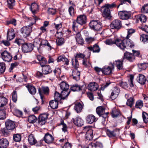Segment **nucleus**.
Here are the masks:
<instances>
[{
    "label": "nucleus",
    "instance_id": "nucleus-47",
    "mask_svg": "<svg viewBox=\"0 0 148 148\" xmlns=\"http://www.w3.org/2000/svg\"><path fill=\"white\" fill-rule=\"evenodd\" d=\"M117 131L116 130H114L112 131H111L108 130L107 131V134L108 136L109 137H115L116 135V132Z\"/></svg>",
    "mask_w": 148,
    "mask_h": 148
},
{
    "label": "nucleus",
    "instance_id": "nucleus-15",
    "mask_svg": "<svg viewBox=\"0 0 148 148\" xmlns=\"http://www.w3.org/2000/svg\"><path fill=\"white\" fill-rule=\"evenodd\" d=\"M5 126L8 130H12L14 129L15 125L14 122L10 120H8L5 122Z\"/></svg>",
    "mask_w": 148,
    "mask_h": 148
},
{
    "label": "nucleus",
    "instance_id": "nucleus-29",
    "mask_svg": "<svg viewBox=\"0 0 148 148\" xmlns=\"http://www.w3.org/2000/svg\"><path fill=\"white\" fill-rule=\"evenodd\" d=\"M87 48L90 51H92L93 53H99L100 51V48L97 44L94 45L93 47H88Z\"/></svg>",
    "mask_w": 148,
    "mask_h": 148
},
{
    "label": "nucleus",
    "instance_id": "nucleus-8",
    "mask_svg": "<svg viewBox=\"0 0 148 148\" xmlns=\"http://www.w3.org/2000/svg\"><path fill=\"white\" fill-rule=\"evenodd\" d=\"M122 27V23L121 21L118 19H116L113 21L111 24L110 27L113 29L118 30L120 29Z\"/></svg>",
    "mask_w": 148,
    "mask_h": 148
},
{
    "label": "nucleus",
    "instance_id": "nucleus-27",
    "mask_svg": "<svg viewBox=\"0 0 148 148\" xmlns=\"http://www.w3.org/2000/svg\"><path fill=\"white\" fill-rule=\"evenodd\" d=\"M86 120L88 123L91 124L96 121L95 117L92 114H89L87 116Z\"/></svg>",
    "mask_w": 148,
    "mask_h": 148
},
{
    "label": "nucleus",
    "instance_id": "nucleus-64",
    "mask_svg": "<svg viewBox=\"0 0 148 148\" xmlns=\"http://www.w3.org/2000/svg\"><path fill=\"white\" fill-rule=\"evenodd\" d=\"M139 28L148 33V26L145 24H143L142 26L139 27Z\"/></svg>",
    "mask_w": 148,
    "mask_h": 148
},
{
    "label": "nucleus",
    "instance_id": "nucleus-28",
    "mask_svg": "<svg viewBox=\"0 0 148 148\" xmlns=\"http://www.w3.org/2000/svg\"><path fill=\"white\" fill-rule=\"evenodd\" d=\"M129 97V95L128 94H125V97L127 99V101L126 103L127 105L129 106L130 107H132L134 102V99L132 97H130L128 99Z\"/></svg>",
    "mask_w": 148,
    "mask_h": 148
},
{
    "label": "nucleus",
    "instance_id": "nucleus-40",
    "mask_svg": "<svg viewBox=\"0 0 148 148\" xmlns=\"http://www.w3.org/2000/svg\"><path fill=\"white\" fill-rule=\"evenodd\" d=\"M110 10H104L102 12L103 16V17H106L110 19L111 17Z\"/></svg>",
    "mask_w": 148,
    "mask_h": 148
},
{
    "label": "nucleus",
    "instance_id": "nucleus-62",
    "mask_svg": "<svg viewBox=\"0 0 148 148\" xmlns=\"http://www.w3.org/2000/svg\"><path fill=\"white\" fill-rule=\"evenodd\" d=\"M5 69V64L4 62L0 63V71L1 73L4 72Z\"/></svg>",
    "mask_w": 148,
    "mask_h": 148
},
{
    "label": "nucleus",
    "instance_id": "nucleus-33",
    "mask_svg": "<svg viewBox=\"0 0 148 148\" xmlns=\"http://www.w3.org/2000/svg\"><path fill=\"white\" fill-rule=\"evenodd\" d=\"M102 72L105 75H108L112 73V70L111 68L109 66H106L102 69Z\"/></svg>",
    "mask_w": 148,
    "mask_h": 148
},
{
    "label": "nucleus",
    "instance_id": "nucleus-25",
    "mask_svg": "<svg viewBox=\"0 0 148 148\" xmlns=\"http://www.w3.org/2000/svg\"><path fill=\"white\" fill-rule=\"evenodd\" d=\"M83 106V104L78 102L75 104L74 108L77 113H79L81 112Z\"/></svg>",
    "mask_w": 148,
    "mask_h": 148
},
{
    "label": "nucleus",
    "instance_id": "nucleus-14",
    "mask_svg": "<svg viewBox=\"0 0 148 148\" xmlns=\"http://www.w3.org/2000/svg\"><path fill=\"white\" fill-rule=\"evenodd\" d=\"M122 59L124 61L125 60H126L130 62H132L134 59V58L132 53L126 51L124 53Z\"/></svg>",
    "mask_w": 148,
    "mask_h": 148
},
{
    "label": "nucleus",
    "instance_id": "nucleus-37",
    "mask_svg": "<svg viewBox=\"0 0 148 148\" xmlns=\"http://www.w3.org/2000/svg\"><path fill=\"white\" fill-rule=\"evenodd\" d=\"M28 140L31 145H34L37 142L36 140L35 139L34 135L32 134H31L29 136Z\"/></svg>",
    "mask_w": 148,
    "mask_h": 148
},
{
    "label": "nucleus",
    "instance_id": "nucleus-59",
    "mask_svg": "<svg viewBox=\"0 0 148 148\" xmlns=\"http://www.w3.org/2000/svg\"><path fill=\"white\" fill-rule=\"evenodd\" d=\"M120 114V112L116 110H112L111 113L112 116L114 118L117 117Z\"/></svg>",
    "mask_w": 148,
    "mask_h": 148
},
{
    "label": "nucleus",
    "instance_id": "nucleus-20",
    "mask_svg": "<svg viewBox=\"0 0 148 148\" xmlns=\"http://www.w3.org/2000/svg\"><path fill=\"white\" fill-rule=\"evenodd\" d=\"M127 35L126 37L125 38L128 41H130V43H132V45H134V43L133 41L129 39V38L131 37L132 36L133 34L135 32V29H127Z\"/></svg>",
    "mask_w": 148,
    "mask_h": 148
},
{
    "label": "nucleus",
    "instance_id": "nucleus-24",
    "mask_svg": "<svg viewBox=\"0 0 148 148\" xmlns=\"http://www.w3.org/2000/svg\"><path fill=\"white\" fill-rule=\"evenodd\" d=\"M75 68V69L72 71V76L73 79L76 80H78L79 79L80 72L77 69V68Z\"/></svg>",
    "mask_w": 148,
    "mask_h": 148
},
{
    "label": "nucleus",
    "instance_id": "nucleus-42",
    "mask_svg": "<svg viewBox=\"0 0 148 148\" xmlns=\"http://www.w3.org/2000/svg\"><path fill=\"white\" fill-rule=\"evenodd\" d=\"M83 86H80L77 84L73 85L71 88V90L73 91H79L82 89Z\"/></svg>",
    "mask_w": 148,
    "mask_h": 148
},
{
    "label": "nucleus",
    "instance_id": "nucleus-55",
    "mask_svg": "<svg viewBox=\"0 0 148 148\" xmlns=\"http://www.w3.org/2000/svg\"><path fill=\"white\" fill-rule=\"evenodd\" d=\"M56 42L57 44L58 45H62L64 43V39L62 38H59V36L56 40Z\"/></svg>",
    "mask_w": 148,
    "mask_h": 148
},
{
    "label": "nucleus",
    "instance_id": "nucleus-30",
    "mask_svg": "<svg viewBox=\"0 0 148 148\" xmlns=\"http://www.w3.org/2000/svg\"><path fill=\"white\" fill-rule=\"evenodd\" d=\"M41 47H44L45 46H47L48 47V50H51L52 47L51 46L50 44L49 43L47 40H42L40 39Z\"/></svg>",
    "mask_w": 148,
    "mask_h": 148
},
{
    "label": "nucleus",
    "instance_id": "nucleus-22",
    "mask_svg": "<svg viewBox=\"0 0 148 148\" xmlns=\"http://www.w3.org/2000/svg\"><path fill=\"white\" fill-rule=\"evenodd\" d=\"M14 30L11 29L8 31L7 33V39L8 40H10L13 39L15 36V34L14 32Z\"/></svg>",
    "mask_w": 148,
    "mask_h": 148
},
{
    "label": "nucleus",
    "instance_id": "nucleus-52",
    "mask_svg": "<svg viewBox=\"0 0 148 148\" xmlns=\"http://www.w3.org/2000/svg\"><path fill=\"white\" fill-rule=\"evenodd\" d=\"M37 118L34 115L29 116L28 118L29 122L30 123H34L37 120Z\"/></svg>",
    "mask_w": 148,
    "mask_h": 148
},
{
    "label": "nucleus",
    "instance_id": "nucleus-50",
    "mask_svg": "<svg viewBox=\"0 0 148 148\" xmlns=\"http://www.w3.org/2000/svg\"><path fill=\"white\" fill-rule=\"evenodd\" d=\"M146 81V79L144 75L139 74V84L143 85L145 83Z\"/></svg>",
    "mask_w": 148,
    "mask_h": 148
},
{
    "label": "nucleus",
    "instance_id": "nucleus-45",
    "mask_svg": "<svg viewBox=\"0 0 148 148\" xmlns=\"http://www.w3.org/2000/svg\"><path fill=\"white\" fill-rule=\"evenodd\" d=\"M5 108L0 107V119H4L5 118Z\"/></svg>",
    "mask_w": 148,
    "mask_h": 148
},
{
    "label": "nucleus",
    "instance_id": "nucleus-10",
    "mask_svg": "<svg viewBox=\"0 0 148 148\" xmlns=\"http://www.w3.org/2000/svg\"><path fill=\"white\" fill-rule=\"evenodd\" d=\"M76 21L77 23L81 25H84L87 22L86 16L84 15H80L77 17Z\"/></svg>",
    "mask_w": 148,
    "mask_h": 148
},
{
    "label": "nucleus",
    "instance_id": "nucleus-32",
    "mask_svg": "<svg viewBox=\"0 0 148 148\" xmlns=\"http://www.w3.org/2000/svg\"><path fill=\"white\" fill-rule=\"evenodd\" d=\"M33 46L37 48L38 51H40L41 49L40 39H36L34 41Z\"/></svg>",
    "mask_w": 148,
    "mask_h": 148
},
{
    "label": "nucleus",
    "instance_id": "nucleus-39",
    "mask_svg": "<svg viewBox=\"0 0 148 148\" xmlns=\"http://www.w3.org/2000/svg\"><path fill=\"white\" fill-rule=\"evenodd\" d=\"M58 102L55 100H52L49 102V105L52 108L56 109L58 107Z\"/></svg>",
    "mask_w": 148,
    "mask_h": 148
},
{
    "label": "nucleus",
    "instance_id": "nucleus-54",
    "mask_svg": "<svg viewBox=\"0 0 148 148\" xmlns=\"http://www.w3.org/2000/svg\"><path fill=\"white\" fill-rule=\"evenodd\" d=\"M21 135L20 134H16L14 135L13 139L14 140L17 142H19L21 140Z\"/></svg>",
    "mask_w": 148,
    "mask_h": 148
},
{
    "label": "nucleus",
    "instance_id": "nucleus-49",
    "mask_svg": "<svg viewBox=\"0 0 148 148\" xmlns=\"http://www.w3.org/2000/svg\"><path fill=\"white\" fill-rule=\"evenodd\" d=\"M77 24L78 23H77L76 20H74L73 22L72 29L75 33L80 32L78 29Z\"/></svg>",
    "mask_w": 148,
    "mask_h": 148
},
{
    "label": "nucleus",
    "instance_id": "nucleus-12",
    "mask_svg": "<svg viewBox=\"0 0 148 148\" xmlns=\"http://www.w3.org/2000/svg\"><path fill=\"white\" fill-rule=\"evenodd\" d=\"M33 45L31 43H25L23 44L22 47V50L25 53L29 52L33 49Z\"/></svg>",
    "mask_w": 148,
    "mask_h": 148
},
{
    "label": "nucleus",
    "instance_id": "nucleus-35",
    "mask_svg": "<svg viewBox=\"0 0 148 148\" xmlns=\"http://www.w3.org/2000/svg\"><path fill=\"white\" fill-rule=\"evenodd\" d=\"M43 73L44 74H47L51 72L52 70L49 65L44 66L42 69Z\"/></svg>",
    "mask_w": 148,
    "mask_h": 148
},
{
    "label": "nucleus",
    "instance_id": "nucleus-58",
    "mask_svg": "<svg viewBox=\"0 0 148 148\" xmlns=\"http://www.w3.org/2000/svg\"><path fill=\"white\" fill-rule=\"evenodd\" d=\"M14 42L18 46H20L23 44L24 43V41L21 39L17 38L15 39Z\"/></svg>",
    "mask_w": 148,
    "mask_h": 148
},
{
    "label": "nucleus",
    "instance_id": "nucleus-46",
    "mask_svg": "<svg viewBox=\"0 0 148 148\" xmlns=\"http://www.w3.org/2000/svg\"><path fill=\"white\" fill-rule=\"evenodd\" d=\"M0 102L1 104L0 105V107L3 108L5 107L7 102V99L4 97H0Z\"/></svg>",
    "mask_w": 148,
    "mask_h": 148
},
{
    "label": "nucleus",
    "instance_id": "nucleus-18",
    "mask_svg": "<svg viewBox=\"0 0 148 148\" xmlns=\"http://www.w3.org/2000/svg\"><path fill=\"white\" fill-rule=\"evenodd\" d=\"M72 119L73 123L76 125L80 127L83 124V121L79 116H77Z\"/></svg>",
    "mask_w": 148,
    "mask_h": 148
},
{
    "label": "nucleus",
    "instance_id": "nucleus-17",
    "mask_svg": "<svg viewBox=\"0 0 148 148\" xmlns=\"http://www.w3.org/2000/svg\"><path fill=\"white\" fill-rule=\"evenodd\" d=\"M43 139L45 142L48 144L51 143L54 140L53 137L49 133L45 134Z\"/></svg>",
    "mask_w": 148,
    "mask_h": 148
},
{
    "label": "nucleus",
    "instance_id": "nucleus-26",
    "mask_svg": "<svg viewBox=\"0 0 148 148\" xmlns=\"http://www.w3.org/2000/svg\"><path fill=\"white\" fill-rule=\"evenodd\" d=\"M9 142L5 138L0 139V148H6L8 145Z\"/></svg>",
    "mask_w": 148,
    "mask_h": 148
},
{
    "label": "nucleus",
    "instance_id": "nucleus-19",
    "mask_svg": "<svg viewBox=\"0 0 148 148\" xmlns=\"http://www.w3.org/2000/svg\"><path fill=\"white\" fill-rule=\"evenodd\" d=\"M33 16L34 17L33 18H29L26 16H23V18L27 20V22L29 23V26H31L34 24L36 22V20L38 19V18L36 16L34 15Z\"/></svg>",
    "mask_w": 148,
    "mask_h": 148
},
{
    "label": "nucleus",
    "instance_id": "nucleus-1",
    "mask_svg": "<svg viewBox=\"0 0 148 148\" xmlns=\"http://www.w3.org/2000/svg\"><path fill=\"white\" fill-rule=\"evenodd\" d=\"M130 42L125 38L122 40L120 38H116L115 39V45L120 49L124 50L125 48L134 47V45L132 44Z\"/></svg>",
    "mask_w": 148,
    "mask_h": 148
},
{
    "label": "nucleus",
    "instance_id": "nucleus-11",
    "mask_svg": "<svg viewBox=\"0 0 148 148\" xmlns=\"http://www.w3.org/2000/svg\"><path fill=\"white\" fill-rule=\"evenodd\" d=\"M120 92L119 88L114 87L111 93L110 98L112 100L115 99L118 96Z\"/></svg>",
    "mask_w": 148,
    "mask_h": 148
},
{
    "label": "nucleus",
    "instance_id": "nucleus-36",
    "mask_svg": "<svg viewBox=\"0 0 148 148\" xmlns=\"http://www.w3.org/2000/svg\"><path fill=\"white\" fill-rule=\"evenodd\" d=\"M116 5L114 3H112L111 4H106L104 6L102 7L101 8L103 9H112L115 8Z\"/></svg>",
    "mask_w": 148,
    "mask_h": 148
},
{
    "label": "nucleus",
    "instance_id": "nucleus-9",
    "mask_svg": "<svg viewBox=\"0 0 148 148\" xmlns=\"http://www.w3.org/2000/svg\"><path fill=\"white\" fill-rule=\"evenodd\" d=\"M118 14L119 17L121 19H127L130 16L131 12L130 11L123 10L119 11Z\"/></svg>",
    "mask_w": 148,
    "mask_h": 148
},
{
    "label": "nucleus",
    "instance_id": "nucleus-57",
    "mask_svg": "<svg viewBox=\"0 0 148 148\" xmlns=\"http://www.w3.org/2000/svg\"><path fill=\"white\" fill-rule=\"evenodd\" d=\"M12 100L14 103H16L17 99V96L16 91H14L12 93Z\"/></svg>",
    "mask_w": 148,
    "mask_h": 148
},
{
    "label": "nucleus",
    "instance_id": "nucleus-41",
    "mask_svg": "<svg viewBox=\"0 0 148 148\" xmlns=\"http://www.w3.org/2000/svg\"><path fill=\"white\" fill-rule=\"evenodd\" d=\"M28 88V91L29 93L32 95H34L36 92V89L33 86L31 85H27L26 86Z\"/></svg>",
    "mask_w": 148,
    "mask_h": 148
},
{
    "label": "nucleus",
    "instance_id": "nucleus-4",
    "mask_svg": "<svg viewBox=\"0 0 148 148\" xmlns=\"http://www.w3.org/2000/svg\"><path fill=\"white\" fill-rule=\"evenodd\" d=\"M90 27L95 31H98L102 27V23L98 21L92 20L89 24Z\"/></svg>",
    "mask_w": 148,
    "mask_h": 148
},
{
    "label": "nucleus",
    "instance_id": "nucleus-7",
    "mask_svg": "<svg viewBox=\"0 0 148 148\" xmlns=\"http://www.w3.org/2000/svg\"><path fill=\"white\" fill-rule=\"evenodd\" d=\"M39 93L40 95L41 99L42 100L44 97V95H48L49 92V89L47 86H42L38 89Z\"/></svg>",
    "mask_w": 148,
    "mask_h": 148
},
{
    "label": "nucleus",
    "instance_id": "nucleus-23",
    "mask_svg": "<svg viewBox=\"0 0 148 148\" xmlns=\"http://www.w3.org/2000/svg\"><path fill=\"white\" fill-rule=\"evenodd\" d=\"M98 87V85L96 83L92 82L88 84V89L91 91H95L97 90Z\"/></svg>",
    "mask_w": 148,
    "mask_h": 148
},
{
    "label": "nucleus",
    "instance_id": "nucleus-61",
    "mask_svg": "<svg viewBox=\"0 0 148 148\" xmlns=\"http://www.w3.org/2000/svg\"><path fill=\"white\" fill-rule=\"evenodd\" d=\"M139 20L142 23L141 26L143 24V23H145L147 21V18L146 16L144 15L141 14L139 17Z\"/></svg>",
    "mask_w": 148,
    "mask_h": 148
},
{
    "label": "nucleus",
    "instance_id": "nucleus-43",
    "mask_svg": "<svg viewBox=\"0 0 148 148\" xmlns=\"http://www.w3.org/2000/svg\"><path fill=\"white\" fill-rule=\"evenodd\" d=\"M86 138L88 140H92L93 138V131L90 130L88 132H86L85 135Z\"/></svg>",
    "mask_w": 148,
    "mask_h": 148
},
{
    "label": "nucleus",
    "instance_id": "nucleus-63",
    "mask_svg": "<svg viewBox=\"0 0 148 148\" xmlns=\"http://www.w3.org/2000/svg\"><path fill=\"white\" fill-rule=\"evenodd\" d=\"M30 9H38L39 8V5L36 3H32L30 6Z\"/></svg>",
    "mask_w": 148,
    "mask_h": 148
},
{
    "label": "nucleus",
    "instance_id": "nucleus-56",
    "mask_svg": "<svg viewBox=\"0 0 148 148\" xmlns=\"http://www.w3.org/2000/svg\"><path fill=\"white\" fill-rule=\"evenodd\" d=\"M7 2L9 8L10 9H12L15 5V0H8Z\"/></svg>",
    "mask_w": 148,
    "mask_h": 148
},
{
    "label": "nucleus",
    "instance_id": "nucleus-31",
    "mask_svg": "<svg viewBox=\"0 0 148 148\" xmlns=\"http://www.w3.org/2000/svg\"><path fill=\"white\" fill-rule=\"evenodd\" d=\"M71 91L69 89L62 90L61 92V93L62 99L64 100L66 99L70 94Z\"/></svg>",
    "mask_w": 148,
    "mask_h": 148
},
{
    "label": "nucleus",
    "instance_id": "nucleus-5",
    "mask_svg": "<svg viewBox=\"0 0 148 148\" xmlns=\"http://www.w3.org/2000/svg\"><path fill=\"white\" fill-rule=\"evenodd\" d=\"M32 28L30 26H24L22 28L21 32L23 36L25 38L29 36L32 32Z\"/></svg>",
    "mask_w": 148,
    "mask_h": 148
},
{
    "label": "nucleus",
    "instance_id": "nucleus-3",
    "mask_svg": "<svg viewBox=\"0 0 148 148\" xmlns=\"http://www.w3.org/2000/svg\"><path fill=\"white\" fill-rule=\"evenodd\" d=\"M85 55L80 53H77L75 56V59H72V65L75 68H78L79 66V63L77 59H84Z\"/></svg>",
    "mask_w": 148,
    "mask_h": 148
},
{
    "label": "nucleus",
    "instance_id": "nucleus-34",
    "mask_svg": "<svg viewBox=\"0 0 148 148\" xmlns=\"http://www.w3.org/2000/svg\"><path fill=\"white\" fill-rule=\"evenodd\" d=\"M60 86L62 90L69 89V86L66 82L62 81L60 83Z\"/></svg>",
    "mask_w": 148,
    "mask_h": 148
},
{
    "label": "nucleus",
    "instance_id": "nucleus-51",
    "mask_svg": "<svg viewBox=\"0 0 148 148\" xmlns=\"http://www.w3.org/2000/svg\"><path fill=\"white\" fill-rule=\"evenodd\" d=\"M54 100L58 101H60L62 99L61 93L60 94L58 92L56 91L54 94Z\"/></svg>",
    "mask_w": 148,
    "mask_h": 148
},
{
    "label": "nucleus",
    "instance_id": "nucleus-38",
    "mask_svg": "<svg viewBox=\"0 0 148 148\" xmlns=\"http://www.w3.org/2000/svg\"><path fill=\"white\" fill-rule=\"evenodd\" d=\"M140 40L143 43L148 42V35L143 34L140 35Z\"/></svg>",
    "mask_w": 148,
    "mask_h": 148
},
{
    "label": "nucleus",
    "instance_id": "nucleus-53",
    "mask_svg": "<svg viewBox=\"0 0 148 148\" xmlns=\"http://www.w3.org/2000/svg\"><path fill=\"white\" fill-rule=\"evenodd\" d=\"M142 117L144 123H148V114L145 112L143 111Z\"/></svg>",
    "mask_w": 148,
    "mask_h": 148
},
{
    "label": "nucleus",
    "instance_id": "nucleus-16",
    "mask_svg": "<svg viewBox=\"0 0 148 148\" xmlns=\"http://www.w3.org/2000/svg\"><path fill=\"white\" fill-rule=\"evenodd\" d=\"M48 115L47 114L44 113L40 114L38 119L39 123L41 125H44L46 122V120L47 118Z\"/></svg>",
    "mask_w": 148,
    "mask_h": 148
},
{
    "label": "nucleus",
    "instance_id": "nucleus-60",
    "mask_svg": "<svg viewBox=\"0 0 148 148\" xmlns=\"http://www.w3.org/2000/svg\"><path fill=\"white\" fill-rule=\"evenodd\" d=\"M60 125H62V131L64 132H67V126L66 124H65L64 123V121L62 120L61 121V122Z\"/></svg>",
    "mask_w": 148,
    "mask_h": 148
},
{
    "label": "nucleus",
    "instance_id": "nucleus-6",
    "mask_svg": "<svg viewBox=\"0 0 148 148\" xmlns=\"http://www.w3.org/2000/svg\"><path fill=\"white\" fill-rule=\"evenodd\" d=\"M1 55L2 59L5 62H10L12 58L11 54L6 50L1 53Z\"/></svg>",
    "mask_w": 148,
    "mask_h": 148
},
{
    "label": "nucleus",
    "instance_id": "nucleus-48",
    "mask_svg": "<svg viewBox=\"0 0 148 148\" xmlns=\"http://www.w3.org/2000/svg\"><path fill=\"white\" fill-rule=\"evenodd\" d=\"M82 64L84 66L86 67L90 66L91 64L90 62L89 59L88 58L84 59L83 60Z\"/></svg>",
    "mask_w": 148,
    "mask_h": 148
},
{
    "label": "nucleus",
    "instance_id": "nucleus-44",
    "mask_svg": "<svg viewBox=\"0 0 148 148\" xmlns=\"http://www.w3.org/2000/svg\"><path fill=\"white\" fill-rule=\"evenodd\" d=\"M115 38L114 39L108 38L106 39L104 41V42L107 45H112L113 44L115 45Z\"/></svg>",
    "mask_w": 148,
    "mask_h": 148
},
{
    "label": "nucleus",
    "instance_id": "nucleus-21",
    "mask_svg": "<svg viewBox=\"0 0 148 148\" xmlns=\"http://www.w3.org/2000/svg\"><path fill=\"white\" fill-rule=\"evenodd\" d=\"M75 38L77 42L80 45H82L84 43V41L81 36L80 32H78L75 33Z\"/></svg>",
    "mask_w": 148,
    "mask_h": 148
},
{
    "label": "nucleus",
    "instance_id": "nucleus-2",
    "mask_svg": "<svg viewBox=\"0 0 148 148\" xmlns=\"http://www.w3.org/2000/svg\"><path fill=\"white\" fill-rule=\"evenodd\" d=\"M105 108L103 106L97 107L96 110L97 114L99 116L101 117V123L103 125H105L106 119L109 113L108 112H105Z\"/></svg>",
    "mask_w": 148,
    "mask_h": 148
},
{
    "label": "nucleus",
    "instance_id": "nucleus-13",
    "mask_svg": "<svg viewBox=\"0 0 148 148\" xmlns=\"http://www.w3.org/2000/svg\"><path fill=\"white\" fill-rule=\"evenodd\" d=\"M124 61L123 59L121 60H116L114 63V64H112V66L113 69L114 68V65L117 67L118 70H120L123 69V62Z\"/></svg>",
    "mask_w": 148,
    "mask_h": 148
}]
</instances>
